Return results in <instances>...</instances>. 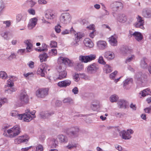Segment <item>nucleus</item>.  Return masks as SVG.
<instances>
[{
  "label": "nucleus",
  "instance_id": "nucleus-1",
  "mask_svg": "<svg viewBox=\"0 0 151 151\" xmlns=\"http://www.w3.org/2000/svg\"><path fill=\"white\" fill-rule=\"evenodd\" d=\"M29 99L26 92L25 91L22 92L19 96L17 106H21L27 104L29 101Z\"/></svg>",
  "mask_w": 151,
  "mask_h": 151
},
{
  "label": "nucleus",
  "instance_id": "nucleus-2",
  "mask_svg": "<svg viewBox=\"0 0 151 151\" xmlns=\"http://www.w3.org/2000/svg\"><path fill=\"white\" fill-rule=\"evenodd\" d=\"M8 136L11 138L14 137L18 136L21 132L20 126L16 125L10 129L7 130Z\"/></svg>",
  "mask_w": 151,
  "mask_h": 151
},
{
  "label": "nucleus",
  "instance_id": "nucleus-3",
  "mask_svg": "<svg viewBox=\"0 0 151 151\" xmlns=\"http://www.w3.org/2000/svg\"><path fill=\"white\" fill-rule=\"evenodd\" d=\"M10 114L12 116L17 117L19 119L23 120L25 122H28L32 120L30 116H29L28 115H24V114H19L18 112L17 111H12Z\"/></svg>",
  "mask_w": 151,
  "mask_h": 151
},
{
  "label": "nucleus",
  "instance_id": "nucleus-4",
  "mask_svg": "<svg viewBox=\"0 0 151 151\" xmlns=\"http://www.w3.org/2000/svg\"><path fill=\"white\" fill-rule=\"evenodd\" d=\"M134 78L137 84L141 86L142 83L146 80L147 76L145 74L139 72L136 74Z\"/></svg>",
  "mask_w": 151,
  "mask_h": 151
},
{
  "label": "nucleus",
  "instance_id": "nucleus-5",
  "mask_svg": "<svg viewBox=\"0 0 151 151\" xmlns=\"http://www.w3.org/2000/svg\"><path fill=\"white\" fill-rule=\"evenodd\" d=\"M79 130L77 127H71L66 129V133L69 137H74L77 136Z\"/></svg>",
  "mask_w": 151,
  "mask_h": 151
},
{
  "label": "nucleus",
  "instance_id": "nucleus-6",
  "mask_svg": "<svg viewBox=\"0 0 151 151\" xmlns=\"http://www.w3.org/2000/svg\"><path fill=\"white\" fill-rule=\"evenodd\" d=\"M71 20V17L70 14L68 12H65L62 14L60 17V22L63 24L69 23Z\"/></svg>",
  "mask_w": 151,
  "mask_h": 151
},
{
  "label": "nucleus",
  "instance_id": "nucleus-7",
  "mask_svg": "<svg viewBox=\"0 0 151 151\" xmlns=\"http://www.w3.org/2000/svg\"><path fill=\"white\" fill-rule=\"evenodd\" d=\"M134 132L133 130L131 129H128L127 131H122L119 132L120 136L124 139H129L131 138V134Z\"/></svg>",
  "mask_w": 151,
  "mask_h": 151
},
{
  "label": "nucleus",
  "instance_id": "nucleus-8",
  "mask_svg": "<svg viewBox=\"0 0 151 151\" xmlns=\"http://www.w3.org/2000/svg\"><path fill=\"white\" fill-rule=\"evenodd\" d=\"M96 55L94 54H91L88 55H80L79 59L82 62L87 63L95 59Z\"/></svg>",
  "mask_w": 151,
  "mask_h": 151
},
{
  "label": "nucleus",
  "instance_id": "nucleus-9",
  "mask_svg": "<svg viewBox=\"0 0 151 151\" xmlns=\"http://www.w3.org/2000/svg\"><path fill=\"white\" fill-rule=\"evenodd\" d=\"M57 69L59 73V76L58 78L61 80L65 78L67 75V73L65 69L64 68H63L62 65H59Z\"/></svg>",
  "mask_w": 151,
  "mask_h": 151
},
{
  "label": "nucleus",
  "instance_id": "nucleus-10",
  "mask_svg": "<svg viewBox=\"0 0 151 151\" xmlns=\"http://www.w3.org/2000/svg\"><path fill=\"white\" fill-rule=\"evenodd\" d=\"M47 67L45 63H42L39 66L37 73L38 74L40 75L42 77H45V73H46V70Z\"/></svg>",
  "mask_w": 151,
  "mask_h": 151
},
{
  "label": "nucleus",
  "instance_id": "nucleus-11",
  "mask_svg": "<svg viewBox=\"0 0 151 151\" xmlns=\"http://www.w3.org/2000/svg\"><path fill=\"white\" fill-rule=\"evenodd\" d=\"M48 90L46 88H41L38 89L36 93L38 97L43 98L47 95Z\"/></svg>",
  "mask_w": 151,
  "mask_h": 151
},
{
  "label": "nucleus",
  "instance_id": "nucleus-12",
  "mask_svg": "<svg viewBox=\"0 0 151 151\" xmlns=\"http://www.w3.org/2000/svg\"><path fill=\"white\" fill-rule=\"evenodd\" d=\"M99 69V67L98 65L96 63H93L88 66L87 71L89 73H96Z\"/></svg>",
  "mask_w": 151,
  "mask_h": 151
},
{
  "label": "nucleus",
  "instance_id": "nucleus-13",
  "mask_svg": "<svg viewBox=\"0 0 151 151\" xmlns=\"http://www.w3.org/2000/svg\"><path fill=\"white\" fill-rule=\"evenodd\" d=\"M58 62L61 64H64L66 65H68L69 66H72L73 65V63L70 60L66 58L60 57L58 59Z\"/></svg>",
  "mask_w": 151,
  "mask_h": 151
},
{
  "label": "nucleus",
  "instance_id": "nucleus-14",
  "mask_svg": "<svg viewBox=\"0 0 151 151\" xmlns=\"http://www.w3.org/2000/svg\"><path fill=\"white\" fill-rule=\"evenodd\" d=\"M118 107L120 109H125L128 108V105L127 102L123 99H120L117 102Z\"/></svg>",
  "mask_w": 151,
  "mask_h": 151
},
{
  "label": "nucleus",
  "instance_id": "nucleus-15",
  "mask_svg": "<svg viewBox=\"0 0 151 151\" xmlns=\"http://www.w3.org/2000/svg\"><path fill=\"white\" fill-rule=\"evenodd\" d=\"M130 35H129L128 36L129 37H132V35L135 37V38L138 41H140L143 39V36L142 34L139 32H135L133 33H132V32L129 31Z\"/></svg>",
  "mask_w": 151,
  "mask_h": 151
},
{
  "label": "nucleus",
  "instance_id": "nucleus-16",
  "mask_svg": "<svg viewBox=\"0 0 151 151\" xmlns=\"http://www.w3.org/2000/svg\"><path fill=\"white\" fill-rule=\"evenodd\" d=\"M75 42H73L72 45L74 46H76L78 45V42L80 41V39L83 37V34L80 32L75 34Z\"/></svg>",
  "mask_w": 151,
  "mask_h": 151
},
{
  "label": "nucleus",
  "instance_id": "nucleus-17",
  "mask_svg": "<svg viewBox=\"0 0 151 151\" xmlns=\"http://www.w3.org/2000/svg\"><path fill=\"white\" fill-rule=\"evenodd\" d=\"M97 47L100 50H104L107 47V43L104 41H99L97 42Z\"/></svg>",
  "mask_w": 151,
  "mask_h": 151
},
{
  "label": "nucleus",
  "instance_id": "nucleus-18",
  "mask_svg": "<svg viewBox=\"0 0 151 151\" xmlns=\"http://www.w3.org/2000/svg\"><path fill=\"white\" fill-rule=\"evenodd\" d=\"M133 79L132 78H127L123 81V87L124 89H128L130 88V85L132 84Z\"/></svg>",
  "mask_w": 151,
  "mask_h": 151
},
{
  "label": "nucleus",
  "instance_id": "nucleus-19",
  "mask_svg": "<svg viewBox=\"0 0 151 151\" xmlns=\"http://www.w3.org/2000/svg\"><path fill=\"white\" fill-rule=\"evenodd\" d=\"M71 83L70 81L66 80L59 82L58 83V85L60 87H64L69 86Z\"/></svg>",
  "mask_w": 151,
  "mask_h": 151
},
{
  "label": "nucleus",
  "instance_id": "nucleus-20",
  "mask_svg": "<svg viewBox=\"0 0 151 151\" xmlns=\"http://www.w3.org/2000/svg\"><path fill=\"white\" fill-rule=\"evenodd\" d=\"M29 139V136L25 134L18 137L16 140H17V141L19 143L25 142L26 143L28 141Z\"/></svg>",
  "mask_w": 151,
  "mask_h": 151
},
{
  "label": "nucleus",
  "instance_id": "nucleus-21",
  "mask_svg": "<svg viewBox=\"0 0 151 151\" xmlns=\"http://www.w3.org/2000/svg\"><path fill=\"white\" fill-rule=\"evenodd\" d=\"M54 12L49 9L46 11L45 12V17L49 19H52L55 18V15L54 14Z\"/></svg>",
  "mask_w": 151,
  "mask_h": 151
},
{
  "label": "nucleus",
  "instance_id": "nucleus-22",
  "mask_svg": "<svg viewBox=\"0 0 151 151\" xmlns=\"http://www.w3.org/2000/svg\"><path fill=\"white\" fill-rule=\"evenodd\" d=\"M37 19L36 17L31 19L29 22L28 28L29 29H31L35 27L37 24Z\"/></svg>",
  "mask_w": 151,
  "mask_h": 151
},
{
  "label": "nucleus",
  "instance_id": "nucleus-23",
  "mask_svg": "<svg viewBox=\"0 0 151 151\" xmlns=\"http://www.w3.org/2000/svg\"><path fill=\"white\" fill-rule=\"evenodd\" d=\"M149 63V60L146 58H144L141 60L140 63V66L142 68L146 69L148 67V63Z\"/></svg>",
  "mask_w": 151,
  "mask_h": 151
},
{
  "label": "nucleus",
  "instance_id": "nucleus-24",
  "mask_svg": "<svg viewBox=\"0 0 151 151\" xmlns=\"http://www.w3.org/2000/svg\"><path fill=\"white\" fill-rule=\"evenodd\" d=\"M142 14L146 18H151V9H147L143 10Z\"/></svg>",
  "mask_w": 151,
  "mask_h": 151
},
{
  "label": "nucleus",
  "instance_id": "nucleus-25",
  "mask_svg": "<svg viewBox=\"0 0 151 151\" xmlns=\"http://www.w3.org/2000/svg\"><path fill=\"white\" fill-rule=\"evenodd\" d=\"M54 114V113L50 112L47 111H42L40 113V115L41 118L45 119L48 118L50 116Z\"/></svg>",
  "mask_w": 151,
  "mask_h": 151
},
{
  "label": "nucleus",
  "instance_id": "nucleus-26",
  "mask_svg": "<svg viewBox=\"0 0 151 151\" xmlns=\"http://www.w3.org/2000/svg\"><path fill=\"white\" fill-rule=\"evenodd\" d=\"M83 43L86 47L89 48L92 47L93 46V42L90 39L88 38L85 39Z\"/></svg>",
  "mask_w": 151,
  "mask_h": 151
},
{
  "label": "nucleus",
  "instance_id": "nucleus-27",
  "mask_svg": "<svg viewBox=\"0 0 151 151\" xmlns=\"http://www.w3.org/2000/svg\"><path fill=\"white\" fill-rule=\"evenodd\" d=\"M104 57L108 60H111L115 57L114 54L110 51H107L104 53Z\"/></svg>",
  "mask_w": 151,
  "mask_h": 151
},
{
  "label": "nucleus",
  "instance_id": "nucleus-28",
  "mask_svg": "<svg viewBox=\"0 0 151 151\" xmlns=\"http://www.w3.org/2000/svg\"><path fill=\"white\" fill-rule=\"evenodd\" d=\"M117 21L120 22L124 23L127 20L126 16L124 14H119L117 19Z\"/></svg>",
  "mask_w": 151,
  "mask_h": 151
},
{
  "label": "nucleus",
  "instance_id": "nucleus-29",
  "mask_svg": "<svg viewBox=\"0 0 151 151\" xmlns=\"http://www.w3.org/2000/svg\"><path fill=\"white\" fill-rule=\"evenodd\" d=\"M139 94L142 97H145L146 95H151V91L149 88H147L140 92Z\"/></svg>",
  "mask_w": 151,
  "mask_h": 151
},
{
  "label": "nucleus",
  "instance_id": "nucleus-30",
  "mask_svg": "<svg viewBox=\"0 0 151 151\" xmlns=\"http://www.w3.org/2000/svg\"><path fill=\"white\" fill-rule=\"evenodd\" d=\"M57 139H58L60 142H66L68 141L67 137L62 134L58 135L57 137Z\"/></svg>",
  "mask_w": 151,
  "mask_h": 151
},
{
  "label": "nucleus",
  "instance_id": "nucleus-31",
  "mask_svg": "<svg viewBox=\"0 0 151 151\" xmlns=\"http://www.w3.org/2000/svg\"><path fill=\"white\" fill-rule=\"evenodd\" d=\"M121 51L123 55H125L131 53L132 52V50L129 49L128 47L125 46L122 49Z\"/></svg>",
  "mask_w": 151,
  "mask_h": 151
},
{
  "label": "nucleus",
  "instance_id": "nucleus-32",
  "mask_svg": "<svg viewBox=\"0 0 151 151\" xmlns=\"http://www.w3.org/2000/svg\"><path fill=\"white\" fill-rule=\"evenodd\" d=\"M110 44L112 46L117 45V41L116 38L113 36H112L110 39L109 40Z\"/></svg>",
  "mask_w": 151,
  "mask_h": 151
},
{
  "label": "nucleus",
  "instance_id": "nucleus-33",
  "mask_svg": "<svg viewBox=\"0 0 151 151\" xmlns=\"http://www.w3.org/2000/svg\"><path fill=\"white\" fill-rule=\"evenodd\" d=\"M39 57L40 62H42L47 60L48 56L47 54L45 52H43L40 54Z\"/></svg>",
  "mask_w": 151,
  "mask_h": 151
},
{
  "label": "nucleus",
  "instance_id": "nucleus-34",
  "mask_svg": "<svg viewBox=\"0 0 151 151\" xmlns=\"http://www.w3.org/2000/svg\"><path fill=\"white\" fill-rule=\"evenodd\" d=\"M14 78H16L14 76H11L9 80H8L7 83V86L8 87H12L13 86L14 83L12 81H14ZM16 79H15V80H16Z\"/></svg>",
  "mask_w": 151,
  "mask_h": 151
},
{
  "label": "nucleus",
  "instance_id": "nucleus-35",
  "mask_svg": "<svg viewBox=\"0 0 151 151\" xmlns=\"http://www.w3.org/2000/svg\"><path fill=\"white\" fill-rule=\"evenodd\" d=\"M103 69L104 72L106 73H109L112 71L111 67L108 64H106L104 66Z\"/></svg>",
  "mask_w": 151,
  "mask_h": 151
},
{
  "label": "nucleus",
  "instance_id": "nucleus-36",
  "mask_svg": "<svg viewBox=\"0 0 151 151\" xmlns=\"http://www.w3.org/2000/svg\"><path fill=\"white\" fill-rule=\"evenodd\" d=\"M119 97L116 95L114 94L111 96L110 97V100L111 102H116L118 99Z\"/></svg>",
  "mask_w": 151,
  "mask_h": 151
},
{
  "label": "nucleus",
  "instance_id": "nucleus-37",
  "mask_svg": "<svg viewBox=\"0 0 151 151\" xmlns=\"http://www.w3.org/2000/svg\"><path fill=\"white\" fill-rule=\"evenodd\" d=\"M7 75L6 72L4 71L0 72V78L3 79H6L7 78Z\"/></svg>",
  "mask_w": 151,
  "mask_h": 151
},
{
  "label": "nucleus",
  "instance_id": "nucleus-38",
  "mask_svg": "<svg viewBox=\"0 0 151 151\" xmlns=\"http://www.w3.org/2000/svg\"><path fill=\"white\" fill-rule=\"evenodd\" d=\"M57 50L55 49H52L49 52V55L51 56H53L57 54Z\"/></svg>",
  "mask_w": 151,
  "mask_h": 151
},
{
  "label": "nucleus",
  "instance_id": "nucleus-39",
  "mask_svg": "<svg viewBox=\"0 0 151 151\" xmlns=\"http://www.w3.org/2000/svg\"><path fill=\"white\" fill-rule=\"evenodd\" d=\"M35 113H36V111L35 110H34L31 112L29 111V110L27 109L25 113L24 114V115H28L29 116H30L32 119V117L31 114L33 115V116H34V115L35 114Z\"/></svg>",
  "mask_w": 151,
  "mask_h": 151
},
{
  "label": "nucleus",
  "instance_id": "nucleus-40",
  "mask_svg": "<svg viewBox=\"0 0 151 151\" xmlns=\"http://www.w3.org/2000/svg\"><path fill=\"white\" fill-rule=\"evenodd\" d=\"M83 68V66L81 63H78L75 67L76 70L77 71H80L82 70Z\"/></svg>",
  "mask_w": 151,
  "mask_h": 151
},
{
  "label": "nucleus",
  "instance_id": "nucleus-41",
  "mask_svg": "<svg viewBox=\"0 0 151 151\" xmlns=\"http://www.w3.org/2000/svg\"><path fill=\"white\" fill-rule=\"evenodd\" d=\"M7 102V99L6 98H1L0 99V108L1 107L2 104Z\"/></svg>",
  "mask_w": 151,
  "mask_h": 151
},
{
  "label": "nucleus",
  "instance_id": "nucleus-42",
  "mask_svg": "<svg viewBox=\"0 0 151 151\" xmlns=\"http://www.w3.org/2000/svg\"><path fill=\"white\" fill-rule=\"evenodd\" d=\"M137 22H136L142 23L144 24V20L143 19V18L139 15H138V17H137Z\"/></svg>",
  "mask_w": 151,
  "mask_h": 151
},
{
  "label": "nucleus",
  "instance_id": "nucleus-43",
  "mask_svg": "<svg viewBox=\"0 0 151 151\" xmlns=\"http://www.w3.org/2000/svg\"><path fill=\"white\" fill-rule=\"evenodd\" d=\"M114 4L115 6L116 9H118L120 7L122 8V4L121 2H116L114 3Z\"/></svg>",
  "mask_w": 151,
  "mask_h": 151
},
{
  "label": "nucleus",
  "instance_id": "nucleus-44",
  "mask_svg": "<svg viewBox=\"0 0 151 151\" xmlns=\"http://www.w3.org/2000/svg\"><path fill=\"white\" fill-rule=\"evenodd\" d=\"M144 24L142 23H139L136 22L135 24V26L137 28H139L142 29L144 28L143 25Z\"/></svg>",
  "mask_w": 151,
  "mask_h": 151
},
{
  "label": "nucleus",
  "instance_id": "nucleus-45",
  "mask_svg": "<svg viewBox=\"0 0 151 151\" xmlns=\"http://www.w3.org/2000/svg\"><path fill=\"white\" fill-rule=\"evenodd\" d=\"M23 16L21 14H19L16 16V20L17 22H20L23 19Z\"/></svg>",
  "mask_w": 151,
  "mask_h": 151
},
{
  "label": "nucleus",
  "instance_id": "nucleus-46",
  "mask_svg": "<svg viewBox=\"0 0 151 151\" xmlns=\"http://www.w3.org/2000/svg\"><path fill=\"white\" fill-rule=\"evenodd\" d=\"M98 62L101 64L103 65H105L106 63L104 61L102 56H100L99 57L98 60Z\"/></svg>",
  "mask_w": 151,
  "mask_h": 151
},
{
  "label": "nucleus",
  "instance_id": "nucleus-47",
  "mask_svg": "<svg viewBox=\"0 0 151 151\" xmlns=\"http://www.w3.org/2000/svg\"><path fill=\"white\" fill-rule=\"evenodd\" d=\"M28 12L30 14L35 15V9L32 8L29 9L27 10Z\"/></svg>",
  "mask_w": 151,
  "mask_h": 151
},
{
  "label": "nucleus",
  "instance_id": "nucleus-48",
  "mask_svg": "<svg viewBox=\"0 0 151 151\" xmlns=\"http://www.w3.org/2000/svg\"><path fill=\"white\" fill-rule=\"evenodd\" d=\"M117 73V71H115L114 72L112 73L110 75V78L111 79L114 80L115 79V76Z\"/></svg>",
  "mask_w": 151,
  "mask_h": 151
},
{
  "label": "nucleus",
  "instance_id": "nucleus-49",
  "mask_svg": "<svg viewBox=\"0 0 151 151\" xmlns=\"http://www.w3.org/2000/svg\"><path fill=\"white\" fill-rule=\"evenodd\" d=\"M91 107L93 110L96 111L98 110L99 106L97 104H92L91 105Z\"/></svg>",
  "mask_w": 151,
  "mask_h": 151
},
{
  "label": "nucleus",
  "instance_id": "nucleus-50",
  "mask_svg": "<svg viewBox=\"0 0 151 151\" xmlns=\"http://www.w3.org/2000/svg\"><path fill=\"white\" fill-rule=\"evenodd\" d=\"M134 58V55H131V56L130 57H128L126 59L125 61V63H127L130 62L133 59V58Z\"/></svg>",
  "mask_w": 151,
  "mask_h": 151
},
{
  "label": "nucleus",
  "instance_id": "nucleus-51",
  "mask_svg": "<svg viewBox=\"0 0 151 151\" xmlns=\"http://www.w3.org/2000/svg\"><path fill=\"white\" fill-rule=\"evenodd\" d=\"M61 26L59 24H58L57 26L55 27V30L57 33H59L61 31L60 28Z\"/></svg>",
  "mask_w": 151,
  "mask_h": 151
},
{
  "label": "nucleus",
  "instance_id": "nucleus-52",
  "mask_svg": "<svg viewBox=\"0 0 151 151\" xmlns=\"http://www.w3.org/2000/svg\"><path fill=\"white\" fill-rule=\"evenodd\" d=\"M57 43L55 41H51L50 44V46L51 47H57Z\"/></svg>",
  "mask_w": 151,
  "mask_h": 151
},
{
  "label": "nucleus",
  "instance_id": "nucleus-53",
  "mask_svg": "<svg viewBox=\"0 0 151 151\" xmlns=\"http://www.w3.org/2000/svg\"><path fill=\"white\" fill-rule=\"evenodd\" d=\"M79 74H75V75L73 76V79L75 81L78 82L80 79L79 78Z\"/></svg>",
  "mask_w": 151,
  "mask_h": 151
},
{
  "label": "nucleus",
  "instance_id": "nucleus-54",
  "mask_svg": "<svg viewBox=\"0 0 151 151\" xmlns=\"http://www.w3.org/2000/svg\"><path fill=\"white\" fill-rule=\"evenodd\" d=\"M43 150V147L41 145H38L36 147V151H42Z\"/></svg>",
  "mask_w": 151,
  "mask_h": 151
},
{
  "label": "nucleus",
  "instance_id": "nucleus-55",
  "mask_svg": "<svg viewBox=\"0 0 151 151\" xmlns=\"http://www.w3.org/2000/svg\"><path fill=\"white\" fill-rule=\"evenodd\" d=\"M144 111L145 113H151V106L149 107L145 108L144 109Z\"/></svg>",
  "mask_w": 151,
  "mask_h": 151
},
{
  "label": "nucleus",
  "instance_id": "nucleus-56",
  "mask_svg": "<svg viewBox=\"0 0 151 151\" xmlns=\"http://www.w3.org/2000/svg\"><path fill=\"white\" fill-rule=\"evenodd\" d=\"M16 57V55L14 53H12L11 55L8 57V59L11 60L12 59Z\"/></svg>",
  "mask_w": 151,
  "mask_h": 151
},
{
  "label": "nucleus",
  "instance_id": "nucleus-57",
  "mask_svg": "<svg viewBox=\"0 0 151 151\" xmlns=\"http://www.w3.org/2000/svg\"><path fill=\"white\" fill-rule=\"evenodd\" d=\"M34 63L32 61H30L27 63V65H28L29 67L31 68H32L34 67Z\"/></svg>",
  "mask_w": 151,
  "mask_h": 151
},
{
  "label": "nucleus",
  "instance_id": "nucleus-58",
  "mask_svg": "<svg viewBox=\"0 0 151 151\" xmlns=\"http://www.w3.org/2000/svg\"><path fill=\"white\" fill-rule=\"evenodd\" d=\"M18 52L20 53L21 55H23L24 53H27L25 50V49H20L18 50Z\"/></svg>",
  "mask_w": 151,
  "mask_h": 151
},
{
  "label": "nucleus",
  "instance_id": "nucleus-59",
  "mask_svg": "<svg viewBox=\"0 0 151 151\" xmlns=\"http://www.w3.org/2000/svg\"><path fill=\"white\" fill-rule=\"evenodd\" d=\"M24 42L25 43L27 46L32 47V45L30 42L29 40L24 41Z\"/></svg>",
  "mask_w": 151,
  "mask_h": 151
},
{
  "label": "nucleus",
  "instance_id": "nucleus-60",
  "mask_svg": "<svg viewBox=\"0 0 151 151\" xmlns=\"http://www.w3.org/2000/svg\"><path fill=\"white\" fill-rule=\"evenodd\" d=\"M72 92L75 94H77L78 93V88L76 87H75L72 89Z\"/></svg>",
  "mask_w": 151,
  "mask_h": 151
},
{
  "label": "nucleus",
  "instance_id": "nucleus-61",
  "mask_svg": "<svg viewBox=\"0 0 151 151\" xmlns=\"http://www.w3.org/2000/svg\"><path fill=\"white\" fill-rule=\"evenodd\" d=\"M37 2L33 1V0H30L29 1V4L30 7H32L36 4Z\"/></svg>",
  "mask_w": 151,
  "mask_h": 151
},
{
  "label": "nucleus",
  "instance_id": "nucleus-62",
  "mask_svg": "<svg viewBox=\"0 0 151 151\" xmlns=\"http://www.w3.org/2000/svg\"><path fill=\"white\" fill-rule=\"evenodd\" d=\"M38 2L39 4H45L47 3V1L45 0H38Z\"/></svg>",
  "mask_w": 151,
  "mask_h": 151
},
{
  "label": "nucleus",
  "instance_id": "nucleus-63",
  "mask_svg": "<svg viewBox=\"0 0 151 151\" xmlns=\"http://www.w3.org/2000/svg\"><path fill=\"white\" fill-rule=\"evenodd\" d=\"M70 33V31L69 30L65 29V30L62 31L61 32V34L62 35H65L66 34H69Z\"/></svg>",
  "mask_w": 151,
  "mask_h": 151
},
{
  "label": "nucleus",
  "instance_id": "nucleus-64",
  "mask_svg": "<svg viewBox=\"0 0 151 151\" xmlns=\"http://www.w3.org/2000/svg\"><path fill=\"white\" fill-rule=\"evenodd\" d=\"M87 28L89 29L92 30L93 31H95L94 28V25L93 24H91L87 27Z\"/></svg>",
  "mask_w": 151,
  "mask_h": 151
}]
</instances>
